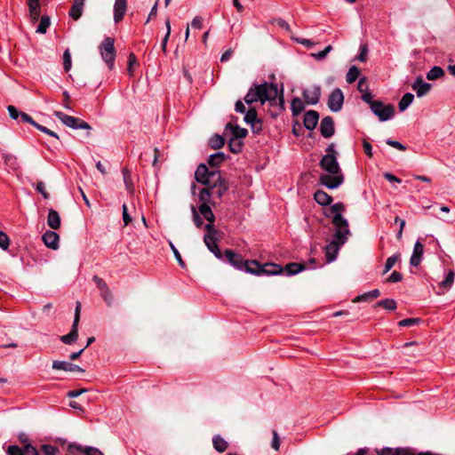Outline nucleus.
<instances>
[{
	"label": "nucleus",
	"instance_id": "obj_1",
	"mask_svg": "<svg viewBox=\"0 0 455 455\" xmlns=\"http://www.w3.org/2000/svg\"><path fill=\"white\" fill-rule=\"evenodd\" d=\"M195 179L198 183L206 186L199 193V200L202 204H208L212 195H216L218 198H220L228 189V185L220 172L209 171L204 164L198 165L195 172Z\"/></svg>",
	"mask_w": 455,
	"mask_h": 455
},
{
	"label": "nucleus",
	"instance_id": "obj_2",
	"mask_svg": "<svg viewBox=\"0 0 455 455\" xmlns=\"http://www.w3.org/2000/svg\"><path fill=\"white\" fill-rule=\"evenodd\" d=\"M246 104L251 105L259 101L264 104L269 101L271 105L278 103L281 109H284V99L283 90L279 93L276 84L264 82L260 84H254L244 97Z\"/></svg>",
	"mask_w": 455,
	"mask_h": 455
},
{
	"label": "nucleus",
	"instance_id": "obj_3",
	"mask_svg": "<svg viewBox=\"0 0 455 455\" xmlns=\"http://www.w3.org/2000/svg\"><path fill=\"white\" fill-rule=\"evenodd\" d=\"M320 166L329 174L320 176L321 184L330 189L337 188L343 182V176L335 155L326 154L320 161Z\"/></svg>",
	"mask_w": 455,
	"mask_h": 455
},
{
	"label": "nucleus",
	"instance_id": "obj_4",
	"mask_svg": "<svg viewBox=\"0 0 455 455\" xmlns=\"http://www.w3.org/2000/svg\"><path fill=\"white\" fill-rule=\"evenodd\" d=\"M345 211V205L342 203H336L330 208V212L332 215L331 223L334 227V230H337V236L342 237L341 231L349 233V225L347 219L342 216V212Z\"/></svg>",
	"mask_w": 455,
	"mask_h": 455
},
{
	"label": "nucleus",
	"instance_id": "obj_5",
	"mask_svg": "<svg viewBox=\"0 0 455 455\" xmlns=\"http://www.w3.org/2000/svg\"><path fill=\"white\" fill-rule=\"evenodd\" d=\"M342 237L337 236V230H334L332 240L325 246V256L327 262H331L336 259L338 252L340 247L346 243L347 241L349 233H345V231H341Z\"/></svg>",
	"mask_w": 455,
	"mask_h": 455
},
{
	"label": "nucleus",
	"instance_id": "obj_6",
	"mask_svg": "<svg viewBox=\"0 0 455 455\" xmlns=\"http://www.w3.org/2000/svg\"><path fill=\"white\" fill-rule=\"evenodd\" d=\"M100 56L109 69H112L115 64L116 49L115 40L112 37L107 36L100 43L99 46Z\"/></svg>",
	"mask_w": 455,
	"mask_h": 455
},
{
	"label": "nucleus",
	"instance_id": "obj_7",
	"mask_svg": "<svg viewBox=\"0 0 455 455\" xmlns=\"http://www.w3.org/2000/svg\"><path fill=\"white\" fill-rule=\"evenodd\" d=\"M249 265H253V268L249 269V273L256 275H275L283 273L282 266L275 263H265L261 265L257 260H251Z\"/></svg>",
	"mask_w": 455,
	"mask_h": 455
},
{
	"label": "nucleus",
	"instance_id": "obj_8",
	"mask_svg": "<svg viewBox=\"0 0 455 455\" xmlns=\"http://www.w3.org/2000/svg\"><path fill=\"white\" fill-rule=\"evenodd\" d=\"M54 116L60 121H61L66 126H68L69 128L76 129H76H84V130H91L92 129L91 125L87 122H85L80 118H77V117H75L72 116H68L63 112L55 111Z\"/></svg>",
	"mask_w": 455,
	"mask_h": 455
},
{
	"label": "nucleus",
	"instance_id": "obj_9",
	"mask_svg": "<svg viewBox=\"0 0 455 455\" xmlns=\"http://www.w3.org/2000/svg\"><path fill=\"white\" fill-rule=\"evenodd\" d=\"M224 256L231 266L239 270L249 273V269L253 268V265H249L251 260H244L242 255L234 252L232 250H226Z\"/></svg>",
	"mask_w": 455,
	"mask_h": 455
},
{
	"label": "nucleus",
	"instance_id": "obj_10",
	"mask_svg": "<svg viewBox=\"0 0 455 455\" xmlns=\"http://www.w3.org/2000/svg\"><path fill=\"white\" fill-rule=\"evenodd\" d=\"M371 110L378 116L381 122L391 119L395 115V108L391 104L385 105L380 100H376L371 104Z\"/></svg>",
	"mask_w": 455,
	"mask_h": 455
},
{
	"label": "nucleus",
	"instance_id": "obj_11",
	"mask_svg": "<svg viewBox=\"0 0 455 455\" xmlns=\"http://www.w3.org/2000/svg\"><path fill=\"white\" fill-rule=\"evenodd\" d=\"M344 103V95L339 88L334 89L329 96L328 107L332 112H339Z\"/></svg>",
	"mask_w": 455,
	"mask_h": 455
},
{
	"label": "nucleus",
	"instance_id": "obj_12",
	"mask_svg": "<svg viewBox=\"0 0 455 455\" xmlns=\"http://www.w3.org/2000/svg\"><path fill=\"white\" fill-rule=\"evenodd\" d=\"M68 451L70 454L75 455L76 452H83L84 455H104L101 451L93 446H82L76 443H69Z\"/></svg>",
	"mask_w": 455,
	"mask_h": 455
},
{
	"label": "nucleus",
	"instance_id": "obj_13",
	"mask_svg": "<svg viewBox=\"0 0 455 455\" xmlns=\"http://www.w3.org/2000/svg\"><path fill=\"white\" fill-rule=\"evenodd\" d=\"M302 95L307 104L316 105L321 97V87L315 85L312 89H305L302 92Z\"/></svg>",
	"mask_w": 455,
	"mask_h": 455
},
{
	"label": "nucleus",
	"instance_id": "obj_14",
	"mask_svg": "<svg viewBox=\"0 0 455 455\" xmlns=\"http://www.w3.org/2000/svg\"><path fill=\"white\" fill-rule=\"evenodd\" d=\"M320 132L324 138H331L334 134V122L331 116L323 118L320 124Z\"/></svg>",
	"mask_w": 455,
	"mask_h": 455
},
{
	"label": "nucleus",
	"instance_id": "obj_15",
	"mask_svg": "<svg viewBox=\"0 0 455 455\" xmlns=\"http://www.w3.org/2000/svg\"><path fill=\"white\" fill-rule=\"evenodd\" d=\"M42 239L46 247L56 250L59 247L60 236L52 230H47L42 236Z\"/></svg>",
	"mask_w": 455,
	"mask_h": 455
},
{
	"label": "nucleus",
	"instance_id": "obj_16",
	"mask_svg": "<svg viewBox=\"0 0 455 455\" xmlns=\"http://www.w3.org/2000/svg\"><path fill=\"white\" fill-rule=\"evenodd\" d=\"M2 158L9 172L12 171L18 172L20 170L18 158L14 155L10 153H3Z\"/></svg>",
	"mask_w": 455,
	"mask_h": 455
},
{
	"label": "nucleus",
	"instance_id": "obj_17",
	"mask_svg": "<svg viewBox=\"0 0 455 455\" xmlns=\"http://www.w3.org/2000/svg\"><path fill=\"white\" fill-rule=\"evenodd\" d=\"M127 10L126 0H116L114 4V20L119 23L123 19Z\"/></svg>",
	"mask_w": 455,
	"mask_h": 455
},
{
	"label": "nucleus",
	"instance_id": "obj_18",
	"mask_svg": "<svg viewBox=\"0 0 455 455\" xmlns=\"http://www.w3.org/2000/svg\"><path fill=\"white\" fill-rule=\"evenodd\" d=\"M423 253L424 245L419 241H417L413 247L412 255L410 259V264L413 267H418L422 260Z\"/></svg>",
	"mask_w": 455,
	"mask_h": 455
},
{
	"label": "nucleus",
	"instance_id": "obj_19",
	"mask_svg": "<svg viewBox=\"0 0 455 455\" xmlns=\"http://www.w3.org/2000/svg\"><path fill=\"white\" fill-rule=\"evenodd\" d=\"M319 120V114L315 110H308L304 116V126L306 129L312 131L315 128Z\"/></svg>",
	"mask_w": 455,
	"mask_h": 455
},
{
	"label": "nucleus",
	"instance_id": "obj_20",
	"mask_svg": "<svg viewBox=\"0 0 455 455\" xmlns=\"http://www.w3.org/2000/svg\"><path fill=\"white\" fill-rule=\"evenodd\" d=\"M411 87L416 92L418 97H423L430 91L431 84L423 82L422 78L419 76L414 81Z\"/></svg>",
	"mask_w": 455,
	"mask_h": 455
},
{
	"label": "nucleus",
	"instance_id": "obj_21",
	"mask_svg": "<svg viewBox=\"0 0 455 455\" xmlns=\"http://www.w3.org/2000/svg\"><path fill=\"white\" fill-rule=\"evenodd\" d=\"M52 369L54 370H62L65 371H80L84 372V370L80 366L70 363L65 361H53L52 362Z\"/></svg>",
	"mask_w": 455,
	"mask_h": 455
},
{
	"label": "nucleus",
	"instance_id": "obj_22",
	"mask_svg": "<svg viewBox=\"0 0 455 455\" xmlns=\"http://www.w3.org/2000/svg\"><path fill=\"white\" fill-rule=\"evenodd\" d=\"M378 455H413L411 451L408 448H382L379 450H376Z\"/></svg>",
	"mask_w": 455,
	"mask_h": 455
},
{
	"label": "nucleus",
	"instance_id": "obj_23",
	"mask_svg": "<svg viewBox=\"0 0 455 455\" xmlns=\"http://www.w3.org/2000/svg\"><path fill=\"white\" fill-rule=\"evenodd\" d=\"M47 224L52 229H58L60 227V217L59 213L53 210L50 209L47 216Z\"/></svg>",
	"mask_w": 455,
	"mask_h": 455
},
{
	"label": "nucleus",
	"instance_id": "obj_24",
	"mask_svg": "<svg viewBox=\"0 0 455 455\" xmlns=\"http://www.w3.org/2000/svg\"><path fill=\"white\" fill-rule=\"evenodd\" d=\"M78 338V325L72 324L71 331L60 337V340L67 345H71L76 341Z\"/></svg>",
	"mask_w": 455,
	"mask_h": 455
},
{
	"label": "nucleus",
	"instance_id": "obj_25",
	"mask_svg": "<svg viewBox=\"0 0 455 455\" xmlns=\"http://www.w3.org/2000/svg\"><path fill=\"white\" fill-rule=\"evenodd\" d=\"M314 198L318 204L323 206L329 205L332 202V197L323 190H317L314 195Z\"/></svg>",
	"mask_w": 455,
	"mask_h": 455
},
{
	"label": "nucleus",
	"instance_id": "obj_26",
	"mask_svg": "<svg viewBox=\"0 0 455 455\" xmlns=\"http://www.w3.org/2000/svg\"><path fill=\"white\" fill-rule=\"evenodd\" d=\"M198 212L208 221V223H214V213L207 204H201L198 207Z\"/></svg>",
	"mask_w": 455,
	"mask_h": 455
},
{
	"label": "nucleus",
	"instance_id": "obj_27",
	"mask_svg": "<svg viewBox=\"0 0 455 455\" xmlns=\"http://www.w3.org/2000/svg\"><path fill=\"white\" fill-rule=\"evenodd\" d=\"M244 121L247 124H251L252 128L256 127V124L260 125V121L258 119V114L254 108H250L245 111Z\"/></svg>",
	"mask_w": 455,
	"mask_h": 455
},
{
	"label": "nucleus",
	"instance_id": "obj_28",
	"mask_svg": "<svg viewBox=\"0 0 455 455\" xmlns=\"http://www.w3.org/2000/svg\"><path fill=\"white\" fill-rule=\"evenodd\" d=\"M306 269V264L305 263H289L285 266L284 271L286 272L287 275H293L296 274H299V272Z\"/></svg>",
	"mask_w": 455,
	"mask_h": 455
},
{
	"label": "nucleus",
	"instance_id": "obj_29",
	"mask_svg": "<svg viewBox=\"0 0 455 455\" xmlns=\"http://www.w3.org/2000/svg\"><path fill=\"white\" fill-rule=\"evenodd\" d=\"M122 174L126 190L129 194L132 195L134 193V184L132 180L131 172L127 168H124Z\"/></svg>",
	"mask_w": 455,
	"mask_h": 455
},
{
	"label": "nucleus",
	"instance_id": "obj_30",
	"mask_svg": "<svg viewBox=\"0 0 455 455\" xmlns=\"http://www.w3.org/2000/svg\"><path fill=\"white\" fill-rule=\"evenodd\" d=\"M305 109L304 102L299 98L292 99L291 102V110L293 116H299Z\"/></svg>",
	"mask_w": 455,
	"mask_h": 455
},
{
	"label": "nucleus",
	"instance_id": "obj_31",
	"mask_svg": "<svg viewBox=\"0 0 455 455\" xmlns=\"http://www.w3.org/2000/svg\"><path fill=\"white\" fill-rule=\"evenodd\" d=\"M212 444L218 452H224L228 447V442L224 440L220 435L213 436Z\"/></svg>",
	"mask_w": 455,
	"mask_h": 455
},
{
	"label": "nucleus",
	"instance_id": "obj_32",
	"mask_svg": "<svg viewBox=\"0 0 455 455\" xmlns=\"http://www.w3.org/2000/svg\"><path fill=\"white\" fill-rule=\"evenodd\" d=\"M414 95L411 92L405 93L398 103V108L400 111H404L413 101Z\"/></svg>",
	"mask_w": 455,
	"mask_h": 455
},
{
	"label": "nucleus",
	"instance_id": "obj_33",
	"mask_svg": "<svg viewBox=\"0 0 455 455\" xmlns=\"http://www.w3.org/2000/svg\"><path fill=\"white\" fill-rule=\"evenodd\" d=\"M225 160V156L221 152L212 154L208 158V164L212 167L219 166Z\"/></svg>",
	"mask_w": 455,
	"mask_h": 455
},
{
	"label": "nucleus",
	"instance_id": "obj_34",
	"mask_svg": "<svg viewBox=\"0 0 455 455\" xmlns=\"http://www.w3.org/2000/svg\"><path fill=\"white\" fill-rule=\"evenodd\" d=\"M228 127H230V129H231L232 135H233L232 138H236L237 140L245 138L248 133L246 129L241 128L238 125L233 126L230 124H228L227 125V128H228Z\"/></svg>",
	"mask_w": 455,
	"mask_h": 455
},
{
	"label": "nucleus",
	"instance_id": "obj_35",
	"mask_svg": "<svg viewBox=\"0 0 455 455\" xmlns=\"http://www.w3.org/2000/svg\"><path fill=\"white\" fill-rule=\"evenodd\" d=\"M359 75H360V69L355 66H352L348 69V71L346 75V81L348 84H353L359 77Z\"/></svg>",
	"mask_w": 455,
	"mask_h": 455
},
{
	"label": "nucleus",
	"instance_id": "obj_36",
	"mask_svg": "<svg viewBox=\"0 0 455 455\" xmlns=\"http://www.w3.org/2000/svg\"><path fill=\"white\" fill-rule=\"evenodd\" d=\"M444 75V71L442 68L438 66L433 67L427 74V78L428 80H435L440 78Z\"/></svg>",
	"mask_w": 455,
	"mask_h": 455
},
{
	"label": "nucleus",
	"instance_id": "obj_37",
	"mask_svg": "<svg viewBox=\"0 0 455 455\" xmlns=\"http://www.w3.org/2000/svg\"><path fill=\"white\" fill-rule=\"evenodd\" d=\"M50 25V17L46 15L42 16L38 27L36 28V32L40 34H45Z\"/></svg>",
	"mask_w": 455,
	"mask_h": 455
},
{
	"label": "nucleus",
	"instance_id": "obj_38",
	"mask_svg": "<svg viewBox=\"0 0 455 455\" xmlns=\"http://www.w3.org/2000/svg\"><path fill=\"white\" fill-rule=\"evenodd\" d=\"M83 12L84 5L73 4L68 14L73 20H77L82 16Z\"/></svg>",
	"mask_w": 455,
	"mask_h": 455
},
{
	"label": "nucleus",
	"instance_id": "obj_39",
	"mask_svg": "<svg viewBox=\"0 0 455 455\" xmlns=\"http://www.w3.org/2000/svg\"><path fill=\"white\" fill-rule=\"evenodd\" d=\"M376 307H382L387 310H395L396 308V302L393 299H385L376 303Z\"/></svg>",
	"mask_w": 455,
	"mask_h": 455
},
{
	"label": "nucleus",
	"instance_id": "obj_40",
	"mask_svg": "<svg viewBox=\"0 0 455 455\" xmlns=\"http://www.w3.org/2000/svg\"><path fill=\"white\" fill-rule=\"evenodd\" d=\"M228 147L232 153L237 154L242 150L243 142L236 138H231L228 142Z\"/></svg>",
	"mask_w": 455,
	"mask_h": 455
},
{
	"label": "nucleus",
	"instance_id": "obj_41",
	"mask_svg": "<svg viewBox=\"0 0 455 455\" xmlns=\"http://www.w3.org/2000/svg\"><path fill=\"white\" fill-rule=\"evenodd\" d=\"M29 10V16L32 21L38 20L40 17V4H28Z\"/></svg>",
	"mask_w": 455,
	"mask_h": 455
},
{
	"label": "nucleus",
	"instance_id": "obj_42",
	"mask_svg": "<svg viewBox=\"0 0 455 455\" xmlns=\"http://www.w3.org/2000/svg\"><path fill=\"white\" fill-rule=\"evenodd\" d=\"M380 295V291L378 289L372 290L371 291L365 292L360 296H358L355 300L357 301H366L370 299L378 298Z\"/></svg>",
	"mask_w": 455,
	"mask_h": 455
},
{
	"label": "nucleus",
	"instance_id": "obj_43",
	"mask_svg": "<svg viewBox=\"0 0 455 455\" xmlns=\"http://www.w3.org/2000/svg\"><path fill=\"white\" fill-rule=\"evenodd\" d=\"M224 143H225L224 139L220 135H218V134L212 137V139L210 140V142H209L211 148L213 149H219V148H222L224 146Z\"/></svg>",
	"mask_w": 455,
	"mask_h": 455
},
{
	"label": "nucleus",
	"instance_id": "obj_44",
	"mask_svg": "<svg viewBox=\"0 0 455 455\" xmlns=\"http://www.w3.org/2000/svg\"><path fill=\"white\" fill-rule=\"evenodd\" d=\"M400 259V253H395L391 257L387 258L385 263L384 273H387Z\"/></svg>",
	"mask_w": 455,
	"mask_h": 455
},
{
	"label": "nucleus",
	"instance_id": "obj_45",
	"mask_svg": "<svg viewBox=\"0 0 455 455\" xmlns=\"http://www.w3.org/2000/svg\"><path fill=\"white\" fill-rule=\"evenodd\" d=\"M72 67L71 54L67 49L63 53V68L66 72L69 71Z\"/></svg>",
	"mask_w": 455,
	"mask_h": 455
},
{
	"label": "nucleus",
	"instance_id": "obj_46",
	"mask_svg": "<svg viewBox=\"0 0 455 455\" xmlns=\"http://www.w3.org/2000/svg\"><path fill=\"white\" fill-rule=\"evenodd\" d=\"M41 451L45 455H57L59 453V448L51 444H43Z\"/></svg>",
	"mask_w": 455,
	"mask_h": 455
},
{
	"label": "nucleus",
	"instance_id": "obj_47",
	"mask_svg": "<svg viewBox=\"0 0 455 455\" xmlns=\"http://www.w3.org/2000/svg\"><path fill=\"white\" fill-rule=\"evenodd\" d=\"M204 243L207 249L211 251L213 249L216 245H218V238L217 237H212L210 235H204Z\"/></svg>",
	"mask_w": 455,
	"mask_h": 455
},
{
	"label": "nucleus",
	"instance_id": "obj_48",
	"mask_svg": "<svg viewBox=\"0 0 455 455\" xmlns=\"http://www.w3.org/2000/svg\"><path fill=\"white\" fill-rule=\"evenodd\" d=\"M10 245L9 236L4 231H0V248L6 251Z\"/></svg>",
	"mask_w": 455,
	"mask_h": 455
},
{
	"label": "nucleus",
	"instance_id": "obj_49",
	"mask_svg": "<svg viewBox=\"0 0 455 455\" xmlns=\"http://www.w3.org/2000/svg\"><path fill=\"white\" fill-rule=\"evenodd\" d=\"M420 322L419 318H406L403 320H401L398 323V325L401 327H409L418 324Z\"/></svg>",
	"mask_w": 455,
	"mask_h": 455
},
{
	"label": "nucleus",
	"instance_id": "obj_50",
	"mask_svg": "<svg viewBox=\"0 0 455 455\" xmlns=\"http://www.w3.org/2000/svg\"><path fill=\"white\" fill-rule=\"evenodd\" d=\"M193 220L196 228H201L204 224L203 219L200 216V213L196 211L195 206L191 207Z\"/></svg>",
	"mask_w": 455,
	"mask_h": 455
},
{
	"label": "nucleus",
	"instance_id": "obj_51",
	"mask_svg": "<svg viewBox=\"0 0 455 455\" xmlns=\"http://www.w3.org/2000/svg\"><path fill=\"white\" fill-rule=\"evenodd\" d=\"M8 455H24L23 447L18 445H10L6 451Z\"/></svg>",
	"mask_w": 455,
	"mask_h": 455
},
{
	"label": "nucleus",
	"instance_id": "obj_52",
	"mask_svg": "<svg viewBox=\"0 0 455 455\" xmlns=\"http://www.w3.org/2000/svg\"><path fill=\"white\" fill-rule=\"evenodd\" d=\"M24 455H39L38 450L31 443H26L23 446Z\"/></svg>",
	"mask_w": 455,
	"mask_h": 455
},
{
	"label": "nucleus",
	"instance_id": "obj_53",
	"mask_svg": "<svg viewBox=\"0 0 455 455\" xmlns=\"http://www.w3.org/2000/svg\"><path fill=\"white\" fill-rule=\"evenodd\" d=\"M331 50H332L331 45H327L323 51H321L317 53H313L312 56L315 59L321 60H323Z\"/></svg>",
	"mask_w": 455,
	"mask_h": 455
},
{
	"label": "nucleus",
	"instance_id": "obj_54",
	"mask_svg": "<svg viewBox=\"0 0 455 455\" xmlns=\"http://www.w3.org/2000/svg\"><path fill=\"white\" fill-rule=\"evenodd\" d=\"M169 243H170V247H171L179 265L181 267H185V262L183 261L180 253L179 252V251L177 250V248L174 246V244L172 242H170Z\"/></svg>",
	"mask_w": 455,
	"mask_h": 455
},
{
	"label": "nucleus",
	"instance_id": "obj_55",
	"mask_svg": "<svg viewBox=\"0 0 455 455\" xmlns=\"http://www.w3.org/2000/svg\"><path fill=\"white\" fill-rule=\"evenodd\" d=\"M36 189L38 193H40L44 198L48 199L50 195L46 191L45 185L43 181H38L36 185Z\"/></svg>",
	"mask_w": 455,
	"mask_h": 455
},
{
	"label": "nucleus",
	"instance_id": "obj_56",
	"mask_svg": "<svg viewBox=\"0 0 455 455\" xmlns=\"http://www.w3.org/2000/svg\"><path fill=\"white\" fill-rule=\"evenodd\" d=\"M453 281H454V273L452 271H450L447 274L445 279L441 283V286L443 288H448L453 283Z\"/></svg>",
	"mask_w": 455,
	"mask_h": 455
},
{
	"label": "nucleus",
	"instance_id": "obj_57",
	"mask_svg": "<svg viewBox=\"0 0 455 455\" xmlns=\"http://www.w3.org/2000/svg\"><path fill=\"white\" fill-rule=\"evenodd\" d=\"M204 229L206 230V234L204 235H210L212 237H216V234H219V230L215 228L213 223H207L204 226Z\"/></svg>",
	"mask_w": 455,
	"mask_h": 455
},
{
	"label": "nucleus",
	"instance_id": "obj_58",
	"mask_svg": "<svg viewBox=\"0 0 455 455\" xmlns=\"http://www.w3.org/2000/svg\"><path fill=\"white\" fill-rule=\"evenodd\" d=\"M204 229L206 230V234L204 235H210L212 237H216V234H219V230L215 228L213 223H207L204 226Z\"/></svg>",
	"mask_w": 455,
	"mask_h": 455
},
{
	"label": "nucleus",
	"instance_id": "obj_59",
	"mask_svg": "<svg viewBox=\"0 0 455 455\" xmlns=\"http://www.w3.org/2000/svg\"><path fill=\"white\" fill-rule=\"evenodd\" d=\"M36 128L37 130L41 131L42 132L46 133V134H48V135L52 136V138H54L55 140H59V136H58V134H57L56 132H54L53 131H52V130L48 129L47 127L43 126V125H41V124H39L37 123V124H36Z\"/></svg>",
	"mask_w": 455,
	"mask_h": 455
},
{
	"label": "nucleus",
	"instance_id": "obj_60",
	"mask_svg": "<svg viewBox=\"0 0 455 455\" xmlns=\"http://www.w3.org/2000/svg\"><path fill=\"white\" fill-rule=\"evenodd\" d=\"M19 122L28 123L31 125H33L35 128L37 124V123L35 122L29 115H28L27 113H24V112H21Z\"/></svg>",
	"mask_w": 455,
	"mask_h": 455
},
{
	"label": "nucleus",
	"instance_id": "obj_61",
	"mask_svg": "<svg viewBox=\"0 0 455 455\" xmlns=\"http://www.w3.org/2000/svg\"><path fill=\"white\" fill-rule=\"evenodd\" d=\"M7 110L12 119L19 121L21 111H19L18 108L12 105L7 107Z\"/></svg>",
	"mask_w": 455,
	"mask_h": 455
},
{
	"label": "nucleus",
	"instance_id": "obj_62",
	"mask_svg": "<svg viewBox=\"0 0 455 455\" xmlns=\"http://www.w3.org/2000/svg\"><path fill=\"white\" fill-rule=\"evenodd\" d=\"M93 281L100 291H106V289L108 288L106 282L97 275L93 276Z\"/></svg>",
	"mask_w": 455,
	"mask_h": 455
},
{
	"label": "nucleus",
	"instance_id": "obj_63",
	"mask_svg": "<svg viewBox=\"0 0 455 455\" xmlns=\"http://www.w3.org/2000/svg\"><path fill=\"white\" fill-rule=\"evenodd\" d=\"M386 143L389 145L390 147H393L398 150L404 151L406 149L405 146H403L402 143H400L397 140H393L391 139H387L386 140Z\"/></svg>",
	"mask_w": 455,
	"mask_h": 455
},
{
	"label": "nucleus",
	"instance_id": "obj_64",
	"mask_svg": "<svg viewBox=\"0 0 455 455\" xmlns=\"http://www.w3.org/2000/svg\"><path fill=\"white\" fill-rule=\"evenodd\" d=\"M357 89L360 92H365L368 91V84L365 77H361L357 83Z\"/></svg>",
	"mask_w": 455,
	"mask_h": 455
}]
</instances>
